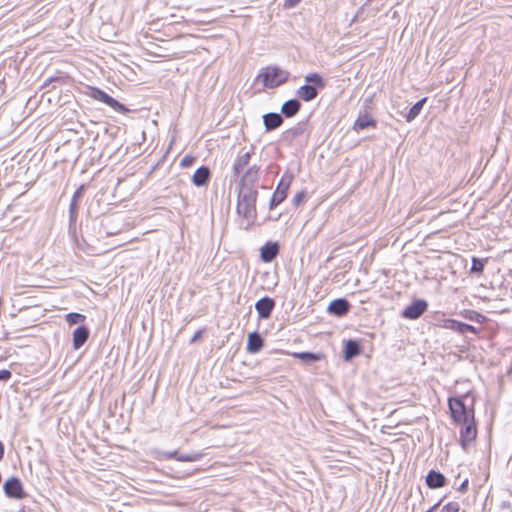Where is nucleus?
Wrapping results in <instances>:
<instances>
[{"label": "nucleus", "mask_w": 512, "mask_h": 512, "mask_svg": "<svg viewBox=\"0 0 512 512\" xmlns=\"http://www.w3.org/2000/svg\"><path fill=\"white\" fill-rule=\"evenodd\" d=\"M426 484L431 489L441 488L446 484V478L442 473L431 470L426 476Z\"/></svg>", "instance_id": "ddd939ff"}, {"label": "nucleus", "mask_w": 512, "mask_h": 512, "mask_svg": "<svg viewBox=\"0 0 512 512\" xmlns=\"http://www.w3.org/2000/svg\"><path fill=\"white\" fill-rule=\"evenodd\" d=\"M460 510V505L459 503L457 502H448L447 504H445L442 509H441V512H459Z\"/></svg>", "instance_id": "c756f323"}, {"label": "nucleus", "mask_w": 512, "mask_h": 512, "mask_svg": "<svg viewBox=\"0 0 512 512\" xmlns=\"http://www.w3.org/2000/svg\"><path fill=\"white\" fill-rule=\"evenodd\" d=\"M428 303L423 299L414 300L403 311L402 316L406 319L415 320L425 313Z\"/></svg>", "instance_id": "1a4fd4ad"}, {"label": "nucleus", "mask_w": 512, "mask_h": 512, "mask_svg": "<svg viewBox=\"0 0 512 512\" xmlns=\"http://www.w3.org/2000/svg\"><path fill=\"white\" fill-rule=\"evenodd\" d=\"M474 403V396L470 393L450 397L448 407L452 420L460 424L475 419Z\"/></svg>", "instance_id": "f257e3e1"}, {"label": "nucleus", "mask_w": 512, "mask_h": 512, "mask_svg": "<svg viewBox=\"0 0 512 512\" xmlns=\"http://www.w3.org/2000/svg\"><path fill=\"white\" fill-rule=\"evenodd\" d=\"M377 126V122L367 113L361 114L357 117L353 124V130L359 132L360 130L366 128H375Z\"/></svg>", "instance_id": "4468645a"}, {"label": "nucleus", "mask_w": 512, "mask_h": 512, "mask_svg": "<svg viewBox=\"0 0 512 512\" xmlns=\"http://www.w3.org/2000/svg\"><path fill=\"white\" fill-rule=\"evenodd\" d=\"M427 512H431V510L427 511Z\"/></svg>", "instance_id": "ea45409f"}, {"label": "nucleus", "mask_w": 512, "mask_h": 512, "mask_svg": "<svg viewBox=\"0 0 512 512\" xmlns=\"http://www.w3.org/2000/svg\"><path fill=\"white\" fill-rule=\"evenodd\" d=\"M460 315L467 320L474 321L480 324L486 322V317L475 310L466 309L461 311Z\"/></svg>", "instance_id": "393cba45"}, {"label": "nucleus", "mask_w": 512, "mask_h": 512, "mask_svg": "<svg viewBox=\"0 0 512 512\" xmlns=\"http://www.w3.org/2000/svg\"><path fill=\"white\" fill-rule=\"evenodd\" d=\"M258 192L255 189H242L239 192L238 203H237V213L243 217L246 221V229L251 227L256 218H257V210H256V201H257Z\"/></svg>", "instance_id": "f03ea898"}, {"label": "nucleus", "mask_w": 512, "mask_h": 512, "mask_svg": "<svg viewBox=\"0 0 512 512\" xmlns=\"http://www.w3.org/2000/svg\"><path fill=\"white\" fill-rule=\"evenodd\" d=\"M461 429L459 431V443L463 450L473 444L477 439V423L475 419L460 423Z\"/></svg>", "instance_id": "0eeeda50"}, {"label": "nucleus", "mask_w": 512, "mask_h": 512, "mask_svg": "<svg viewBox=\"0 0 512 512\" xmlns=\"http://www.w3.org/2000/svg\"><path fill=\"white\" fill-rule=\"evenodd\" d=\"M4 453H5L4 445H3V443L0 441V460H2V459H3V457H4Z\"/></svg>", "instance_id": "58836bf2"}, {"label": "nucleus", "mask_w": 512, "mask_h": 512, "mask_svg": "<svg viewBox=\"0 0 512 512\" xmlns=\"http://www.w3.org/2000/svg\"><path fill=\"white\" fill-rule=\"evenodd\" d=\"M195 160L196 158L193 155H185L180 161V166L182 168H189L194 164Z\"/></svg>", "instance_id": "7c9ffc66"}, {"label": "nucleus", "mask_w": 512, "mask_h": 512, "mask_svg": "<svg viewBox=\"0 0 512 512\" xmlns=\"http://www.w3.org/2000/svg\"><path fill=\"white\" fill-rule=\"evenodd\" d=\"M4 493L13 499H23L27 496L21 480L17 477L8 478L3 485Z\"/></svg>", "instance_id": "6e6552de"}, {"label": "nucleus", "mask_w": 512, "mask_h": 512, "mask_svg": "<svg viewBox=\"0 0 512 512\" xmlns=\"http://www.w3.org/2000/svg\"><path fill=\"white\" fill-rule=\"evenodd\" d=\"M86 88V94L92 99L106 104L107 106L111 107L119 113L127 114L130 112V110L125 105L118 102L116 99L108 95L105 91L101 90L100 88L94 86H87Z\"/></svg>", "instance_id": "39448f33"}, {"label": "nucleus", "mask_w": 512, "mask_h": 512, "mask_svg": "<svg viewBox=\"0 0 512 512\" xmlns=\"http://www.w3.org/2000/svg\"><path fill=\"white\" fill-rule=\"evenodd\" d=\"M69 76H66V77H54V78H50L48 79L45 84H47L48 82H53V81H57V82H60V83H65L66 79H68Z\"/></svg>", "instance_id": "4c0bfd02"}, {"label": "nucleus", "mask_w": 512, "mask_h": 512, "mask_svg": "<svg viewBox=\"0 0 512 512\" xmlns=\"http://www.w3.org/2000/svg\"><path fill=\"white\" fill-rule=\"evenodd\" d=\"M294 176L291 173H284L274 191L270 203V210L275 209L279 204H281L287 197L290 186L293 182Z\"/></svg>", "instance_id": "423d86ee"}, {"label": "nucleus", "mask_w": 512, "mask_h": 512, "mask_svg": "<svg viewBox=\"0 0 512 512\" xmlns=\"http://www.w3.org/2000/svg\"><path fill=\"white\" fill-rule=\"evenodd\" d=\"M274 306V300L269 297L261 298L255 304V308L259 314V317L262 319H266L270 316L274 309Z\"/></svg>", "instance_id": "9b49d317"}, {"label": "nucleus", "mask_w": 512, "mask_h": 512, "mask_svg": "<svg viewBox=\"0 0 512 512\" xmlns=\"http://www.w3.org/2000/svg\"><path fill=\"white\" fill-rule=\"evenodd\" d=\"M263 347V340L257 332H252L248 335L247 350L250 353H256Z\"/></svg>", "instance_id": "aec40b11"}, {"label": "nucleus", "mask_w": 512, "mask_h": 512, "mask_svg": "<svg viewBox=\"0 0 512 512\" xmlns=\"http://www.w3.org/2000/svg\"><path fill=\"white\" fill-rule=\"evenodd\" d=\"M487 262L488 258L479 259L477 257H472V266L470 268V273H476L481 275L484 271V267Z\"/></svg>", "instance_id": "bb28decb"}, {"label": "nucleus", "mask_w": 512, "mask_h": 512, "mask_svg": "<svg viewBox=\"0 0 512 512\" xmlns=\"http://www.w3.org/2000/svg\"><path fill=\"white\" fill-rule=\"evenodd\" d=\"M349 302L346 299L340 298L333 300L328 307L330 313L336 316H344L349 312Z\"/></svg>", "instance_id": "f8f14e48"}, {"label": "nucleus", "mask_w": 512, "mask_h": 512, "mask_svg": "<svg viewBox=\"0 0 512 512\" xmlns=\"http://www.w3.org/2000/svg\"><path fill=\"white\" fill-rule=\"evenodd\" d=\"M306 192L305 191H300V192H297L294 197H293V204L298 207L300 206L301 204L304 203V201L306 200Z\"/></svg>", "instance_id": "2f4dec72"}, {"label": "nucleus", "mask_w": 512, "mask_h": 512, "mask_svg": "<svg viewBox=\"0 0 512 512\" xmlns=\"http://www.w3.org/2000/svg\"><path fill=\"white\" fill-rule=\"evenodd\" d=\"M203 332H204L203 330H198V331L193 335V337L191 338V341H190V342H191V343H194V342H196V341L200 340V339L202 338V336H203Z\"/></svg>", "instance_id": "e433bc0d"}, {"label": "nucleus", "mask_w": 512, "mask_h": 512, "mask_svg": "<svg viewBox=\"0 0 512 512\" xmlns=\"http://www.w3.org/2000/svg\"><path fill=\"white\" fill-rule=\"evenodd\" d=\"M305 82V85L298 88L297 95L303 101L309 102L317 97V89L324 88L325 82L322 76L318 73L308 74L305 77Z\"/></svg>", "instance_id": "7ed1b4c3"}, {"label": "nucleus", "mask_w": 512, "mask_h": 512, "mask_svg": "<svg viewBox=\"0 0 512 512\" xmlns=\"http://www.w3.org/2000/svg\"><path fill=\"white\" fill-rule=\"evenodd\" d=\"M86 317L79 313H69L66 315V321L69 325H74L77 323L84 322Z\"/></svg>", "instance_id": "c85d7f7f"}, {"label": "nucleus", "mask_w": 512, "mask_h": 512, "mask_svg": "<svg viewBox=\"0 0 512 512\" xmlns=\"http://www.w3.org/2000/svg\"><path fill=\"white\" fill-rule=\"evenodd\" d=\"M258 174H259V167H257V166L250 167L246 171V173L243 175V177L241 179V184L244 185V183L247 181L254 183L258 178Z\"/></svg>", "instance_id": "cd10ccee"}, {"label": "nucleus", "mask_w": 512, "mask_h": 512, "mask_svg": "<svg viewBox=\"0 0 512 512\" xmlns=\"http://www.w3.org/2000/svg\"><path fill=\"white\" fill-rule=\"evenodd\" d=\"M361 352L360 344L356 340H348L344 345V354L343 357L346 361L352 359L353 357L359 355Z\"/></svg>", "instance_id": "6ab92c4d"}, {"label": "nucleus", "mask_w": 512, "mask_h": 512, "mask_svg": "<svg viewBox=\"0 0 512 512\" xmlns=\"http://www.w3.org/2000/svg\"><path fill=\"white\" fill-rule=\"evenodd\" d=\"M89 337V330L85 326L77 327L73 332V347L79 349Z\"/></svg>", "instance_id": "f3484780"}, {"label": "nucleus", "mask_w": 512, "mask_h": 512, "mask_svg": "<svg viewBox=\"0 0 512 512\" xmlns=\"http://www.w3.org/2000/svg\"><path fill=\"white\" fill-rule=\"evenodd\" d=\"M427 98L424 97L421 100H419L417 103H415L409 110V112L406 115V120L408 122L413 121L421 112L424 104L426 103Z\"/></svg>", "instance_id": "a878e982"}, {"label": "nucleus", "mask_w": 512, "mask_h": 512, "mask_svg": "<svg viewBox=\"0 0 512 512\" xmlns=\"http://www.w3.org/2000/svg\"><path fill=\"white\" fill-rule=\"evenodd\" d=\"M440 327L444 328V329L452 330L459 334H465L467 332L474 333V334L477 333V329L474 326L457 321L452 318L444 319L442 321V323L440 324Z\"/></svg>", "instance_id": "9d476101"}, {"label": "nucleus", "mask_w": 512, "mask_h": 512, "mask_svg": "<svg viewBox=\"0 0 512 512\" xmlns=\"http://www.w3.org/2000/svg\"><path fill=\"white\" fill-rule=\"evenodd\" d=\"M85 190V185L82 184L73 194L72 196V203L71 206L74 208L78 202V200L81 198L83 191Z\"/></svg>", "instance_id": "473e14b6"}, {"label": "nucleus", "mask_w": 512, "mask_h": 512, "mask_svg": "<svg viewBox=\"0 0 512 512\" xmlns=\"http://www.w3.org/2000/svg\"><path fill=\"white\" fill-rule=\"evenodd\" d=\"M300 107H301L300 103L297 100L292 99V100L286 101L282 105L281 111L286 117H293L294 115H296L298 113V111L300 110Z\"/></svg>", "instance_id": "5701e85b"}, {"label": "nucleus", "mask_w": 512, "mask_h": 512, "mask_svg": "<svg viewBox=\"0 0 512 512\" xmlns=\"http://www.w3.org/2000/svg\"><path fill=\"white\" fill-rule=\"evenodd\" d=\"M12 376V373L8 369L0 370V381H8Z\"/></svg>", "instance_id": "72a5a7b5"}, {"label": "nucleus", "mask_w": 512, "mask_h": 512, "mask_svg": "<svg viewBox=\"0 0 512 512\" xmlns=\"http://www.w3.org/2000/svg\"><path fill=\"white\" fill-rule=\"evenodd\" d=\"M289 78V73L277 66H268L259 74V79L265 87L276 88L285 83Z\"/></svg>", "instance_id": "20e7f679"}, {"label": "nucleus", "mask_w": 512, "mask_h": 512, "mask_svg": "<svg viewBox=\"0 0 512 512\" xmlns=\"http://www.w3.org/2000/svg\"><path fill=\"white\" fill-rule=\"evenodd\" d=\"M282 117L277 113H268L264 116V125L267 130H273L281 126Z\"/></svg>", "instance_id": "4be33fe9"}, {"label": "nucleus", "mask_w": 512, "mask_h": 512, "mask_svg": "<svg viewBox=\"0 0 512 512\" xmlns=\"http://www.w3.org/2000/svg\"><path fill=\"white\" fill-rule=\"evenodd\" d=\"M279 246L276 242H268L261 248V259L271 262L278 254Z\"/></svg>", "instance_id": "dca6fc26"}, {"label": "nucleus", "mask_w": 512, "mask_h": 512, "mask_svg": "<svg viewBox=\"0 0 512 512\" xmlns=\"http://www.w3.org/2000/svg\"><path fill=\"white\" fill-rule=\"evenodd\" d=\"M211 177V172L208 167H199L192 176V182L195 186H204L208 183Z\"/></svg>", "instance_id": "2eb2a0df"}, {"label": "nucleus", "mask_w": 512, "mask_h": 512, "mask_svg": "<svg viewBox=\"0 0 512 512\" xmlns=\"http://www.w3.org/2000/svg\"><path fill=\"white\" fill-rule=\"evenodd\" d=\"M468 487H469V480L468 479H465L461 484L460 486L458 487V491H460L461 493H466L467 490H468Z\"/></svg>", "instance_id": "c9c22d12"}, {"label": "nucleus", "mask_w": 512, "mask_h": 512, "mask_svg": "<svg viewBox=\"0 0 512 512\" xmlns=\"http://www.w3.org/2000/svg\"><path fill=\"white\" fill-rule=\"evenodd\" d=\"M250 159L251 155L249 152L238 155L233 166L234 173L237 175L240 174V172L249 164Z\"/></svg>", "instance_id": "b1692460"}, {"label": "nucleus", "mask_w": 512, "mask_h": 512, "mask_svg": "<svg viewBox=\"0 0 512 512\" xmlns=\"http://www.w3.org/2000/svg\"><path fill=\"white\" fill-rule=\"evenodd\" d=\"M286 354H290L294 358H297V359H300V360L306 361V362L320 361V360L326 359V356L323 353H311V352L288 353V352H286Z\"/></svg>", "instance_id": "412c9836"}, {"label": "nucleus", "mask_w": 512, "mask_h": 512, "mask_svg": "<svg viewBox=\"0 0 512 512\" xmlns=\"http://www.w3.org/2000/svg\"><path fill=\"white\" fill-rule=\"evenodd\" d=\"M300 2H301V0H285L284 1V7L285 8H293L297 4H299Z\"/></svg>", "instance_id": "f704fd0d"}, {"label": "nucleus", "mask_w": 512, "mask_h": 512, "mask_svg": "<svg viewBox=\"0 0 512 512\" xmlns=\"http://www.w3.org/2000/svg\"><path fill=\"white\" fill-rule=\"evenodd\" d=\"M202 453H193V454H181L178 451L168 452L166 454L167 459H175L180 462H194L198 461L202 458Z\"/></svg>", "instance_id": "a211bd4d"}]
</instances>
